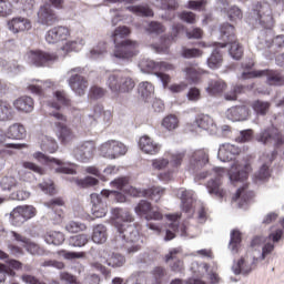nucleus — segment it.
<instances>
[{
    "label": "nucleus",
    "mask_w": 284,
    "mask_h": 284,
    "mask_svg": "<svg viewBox=\"0 0 284 284\" xmlns=\"http://www.w3.org/2000/svg\"><path fill=\"white\" fill-rule=\"evenodd\" d=\"M283 229L271 230L266 237L255 236L251 242L252 256L242 257L237 263L233 264V273L236 276H239V274H250L261 261H265V258L274 252L276 244L283 241Z\"/></svg>",
    "instance_id": "obj_1"
},
{
    "label": "nucleus",
    "mask_w": 284,
    "mask_h": 284,
    "mask_svg": "<svg viewBox=\"0 0 284 284\" xmlns=\"http://www.w3.org/2000/svg\"><path fill=\"white\" fill-rule=\"evenodd\" d=\"M111 219L118 231V235L115 236L116 247H123L125 243H132V245L126 246V252L129 254H135V252H139V250H141V245H143V241L141 240V235L139 234L136 226L130 224L134 222V216H132L128 210L112 209Z\"/></svg>",
    "instance_id": "obj_2"
},
{
    "label": "nucleus",
    "mask_w": 284,
    "mask_h": 284,
    "mask_svg": "<svg viewBox=\"0 0 284 284\" xmlns=\"http://www.w3.org/2000/svg\"><path fill=\"white\" fill-rule=\"evenodd\" d=\"M130 28L123 26L118 27L112 33L113 43L115 49L113 51V57L115 59H132L135 54L139 53V43L132 40H124L119 43V39H125V37H130Z\"/></svg>",
    "instance_id": "obj_3"
},
{
    "label": "nucleus",
    "mask_w": 284,
    "mask_h": 284,
    "mask_svg": "<svg viewBox=\"0 0 284 284\" xmlns=\"http://www.w3.org/2000/svg\"><path fill=\"white\" fill-rule=\"evenodd\" d=\"M112 187H116V190H123L130 194V196H144L145 199H151L155 203L161 201L163 194H165V189L161 186H153L151 189H146L143 191H138L133 186H128V179L119 178L111 182Z\"/></svg>",
    "instance_id": "obj_4"
},
{
    "label": "nucleus",
    "mask_w": 284,
    "mask_h": 284,
    "mask_svg": "<svg viewBox=\"0 0 284 284\" xmlns=\"http://www.w3.org/2000/svg\"><path fill=\"white\" fill-rule=\"evenodd\" d=\"M136 83L131 77L122 73L110 74L106 79V88L110 90L113 99H119L121 94H130Z\"/></svg>",
    "instance_id": "obj_5"
},
{
    "label": "nucleus",
    "mask_w": 284,
    "mask_h": 284,
    "mask_svg": "<svg viewBox=\"0 0 284 284\" xmlns=\"http://www.w3.org/2000/svg\"><path fill=\"white\" fill-rule=\"evenodd\" d=\"M139 65L141 72H143L144 74L154 72V74L160 79L161 83L163 84V88L169 85L170 81H172V78L169 74L163 73L169 72V70H174V65L168 62H155L154 60L143 59Z\"/></svg>",
    "instance_id": "obj_6"
},
{
    "label": "nucleus",
    "mask_w": 284,
    "mask_h": 284,
    "mask_svg": "<svg viewBox=\"0 0 284 284\" xmlns=\"http://www.w3.org/2000/svg\"><path fill=\"white\" fill-rule=\"evenodd\" d=\"M207 176H211V180L206 183V189L209 194H212L213 196H217V199H223L225 196V191L221 185L223 183L221 182V179L225 176V169L223 168H214L211 172H203L197 175L199 180L207 179Z\"/></svg>",
    "instance_id": "obj_7"
},
{
    "label": "nucleus",
    "mask_w": 284,
    "mask_h": 284,
    "mask_svg": "<svg viewBox=\"0 0 284 284\" xmlns=\"http://www.w3.org/2000/svg\"><path fill=\"white\" fill-rule=\"evenodd\" d=\"M83 68L77 67L67 72L68 84L69 88L77 94L78 97H83L85 92L88 91V79H85L83 75Z\"/></svg>",
    "instance_id": "obj_8"
},
{
    "label": "nucleus",
    "mask_w": 284,
    "mask_h": 284,
    "mask_svg": "<svg viewBox=\"0 0 284 284\" xmlns=\"http://www.w3.org/2000/svg\"><path fill=\"white\" fill-rule=\"evenodd\" d=\"M221 34L223 41L226 43H222L221 48H225L227 44L231 45L229 52L232 59L239 61L243 57V47L239 45V42L234 39V26L226 23L221 27Z\"/></svg>",
    "instance_id": "obj_9"
},
{
    "label": "nucleus",
    "mask_w": 284,
    "mask_h": 284,
    "mask_svg": "<svg viewBox=\"0 0 284 284\" xmlns=\"http://www.w3.org/2000/svg\"><path fill=\"white\" fill-rule=\"evenodd\" d=\"M251 19L256 26H262L263 28H272L274 17L272 14V7L270 3H257L251 13Z\"/></svg>",
    "instance_id": "obj_10"
},
{
    "label": "nucleus",
    "mask_w": 284,
    "mask_h": 284,
    "mask_svg": "<svg viewBox=\"0 0 284 284\" xmlns=\"http://www.w3.org/2000/svg\"><path fill=\"white\" fill-rule=\"evenodd\" d=\"M256 141L262 145H273V148H282L284 145V135L274 126L262 130L256 135Z\"/></svg>",
    "instance_id": "obj_11"
},
{
    "label": "nucleus",
    "mask_w": 284,
    "mask_h": 284,
    "mask_svg": "<svg viewBox=\"0 0 284 284\" xmlns=\"http://www.w3.org/2000/svg\"><path fill=\"white\" fill-rule=\"evenodd\" d=\"M110 196V190H102L101 194H91V213L95 219H103L108 214V202L105 201Z\"/></svg>",
    "instance_id": "obj_12"
},
{
    "label": "nucleus",
    "mask_w": 284,
    "mask_h": 284,
    "mask_svg": "<svg viewBox=\"0 0 284 284\" xmlns=\"http://www.w3.org/2000/svg\"><path fill=\"white\" fill-rule=\"evenodd\" d=\"M128 153V146L123 142L109 140L100 145V154L104 159H119Z\"/></svg>",
    "instance_id": "obj_13"
},
{
    "label": "nucleus",
    "mask_w": 284,
    "mask_h": 284,
    "mask_svg": "<svg viewBox=\"0 0 284 284\" xmlns=\"http://www.w3.org/2000/svg\"><path fill=\"white\" fill-rule=\"evenodd\" d=\"M95 150L97 145L92 141L81 142L73 148L72 156L80 163H90L94 159Z\"/></svg>",
    "instance_id": "obj_14"
},
{
    "label": "nucleus",
    "mask_w": 284,
    "mask_h": 284,
    "mask_svg": "<svg viewBox=\"0 0 284 284\" xmlns=\"http://www.w3.org/2000/svg\"><path fill=\"white\" fill-rule=\"evenodd\" d=\"M266 77L268 85H284V77L278 71L261 70V71H244L242 79H256Z\"/></svg>",
    "instance_id": "obj_15"
},
{
    "label": "nucleus",
    "mask_w": 284,
    "mask_h": 284,
    "mask_svg": "<svg viewBox=\"0 0 284 284\" xmlns=\"http://www.w3.org/2000/svg\"><path fill=\"white\" fill-rule=\"evenodd\" d=\"M28 63L36 68H45L50 63H54L58 57L53 53L43 52L41 50H31L26 54Z\"/></svg>",
    "instance_id": "obj_16"
},
{
    "label": "nucleus",
    "mask_w": 284,
    "mask_h": 284,
    "mask_svg": "<svg viewBox=\"0 0 284 284\" xmlns=\"http://www.w3.org/2000/svg\"><path fill=\"white\" fill-rule=\"evenodd\" d=\"M10 216L12 225H23V223L37 216V209L32 205L17 206L16 209L12 210Z\"/></svg>",
    "instance_id": "obj_17"
},
{
    "label": "nucleus",
    "mask_w": 284,
    "mask_h": 284,
    "mask_svg": "<svg viewBox=\"0 0 284 284\" xmlns=\"http://www.w3.org/2000/svg\"><path fill=\"white\" fill-rule=\"evenodd\" d=\"M50 116H53L55 120L54 125L58 130H60L59 139L62 143H70L74 139V133L72 130L65 126V121L68 118L58 111H49Z\"/></svg>",
    "instance_id": "obj_18"
},
{
    "label": "nucleus",
    "mask_w": 284,
    "mask_h": 284,
    "mask_svg": "<svg viewBox=\"0 0 284 284\" xmlns=\"http://www.w3.org/2000/svg\"><path fill=\"white\" fill-rule=\"evenodd\" d=\"M134 212L138 216H144L145 221H161L163 219V214L154 210L148 200L140 201L134 207Z\"/></svg>",
    "instance_id": "obj_19"
},
{
    "label": "nucleus",
    "mask_w": 284,
    "mask_h": 284,
    "mask_svg": "<svg viewBox=\"0 0 284 284\" xmlns=\"http://www.w3.org/2000/svg\"><path fill=\"white\" fill-rule=\"evenodd\" d=\"M276 159V151L271 153H264L260 160L263 163L260 170L254 174L253 181L255 183H263V181H267L270 179V165H272V161Z\"/></svg>",
    "instance_id": "obj_20"
},
{
    "label": "nucleus",
    "mask_w": 284,
    "mask_h": 284,
    "mask_svg": "<svg viewBox=\"0 0 284 284\" xmlns=\"http://www.w3.org/2000/svg\"><path fill=\"white\" fill-rule=\"evenodd\" d=\"M33 158H36L39 163H43L44 165H58V168L54 169L57 174H77V171L65 166L63 161L50 158L41 152H36Z\"/></svg>",
    "instance_id": "obj_21"
},
{
    "label": "nucleus",
    "mask_w": 284,
    "mask_h": 284,
    "mask_svg": "<svg viewBox=\"0 0 284 284\" xmlns=\"http://www.w3.org/2000/svg\"><path fill=\"white\" fill-rule=\"evenodd\" d=\"M250 172H252V166L250 164L234 162L229 171V179L231 183H245Z\"/></svg>",
    "instance_id": "obj_22"
},
{
    "label": "nucleus",
    "mask_w": 284,
    "mask_h": 284,
    "mask_svg": "<svg viewBox=\"0 0 284 284\" xmlns=\"http://www.w3.org/2000/svg\"><path fill=\"white\" fill-rule=\"evenodd\" d=\"M176 196H179L181 200L182 212H185L187 216H192V214H194V191L179 189L176 192Z\"/></svg>",
    "instance_id": "obj_23"
},
{
    "label": "nucleus",
    "mask_w": 284,
    "mask_h": 284,
    "mask_svg": "<svg viewBox=\"0 0 284 284\" xmlns=\"http://www.w3.org/2000/svg\"><path fill=\"white\" fill-rule=\"evenodd\" d=\"M169 220V229L166 230V235L164 237L165 241H172L176 234H180V236H185V225L179 224V220L181 219V215L174 214V215H166Z\"/></svg>",
    "instance_id": "obj_24"
},
{
    "label": "nucleus",
    "mask_w": 284,
    "mask_h": 284,
    "mask_svg": "<svg viewBox=\"0 0 284 284\" xmlns=\"http://www.w3.org/2000/svg\"><path fill=\"white\" fill-rule=\"evenodd\" d=\"M59 21V16L52 10L50 4H43L38 11V23L40 26H54Z\"/></svg>",
    "instance_id": "obj_25"
},
{
    "label": "nucleus",
    "mask_w": 284,
    "mask_h": 284,
    "mask_svg": "<svg viewBox=\"0 0 284 284\" xmlns=\"http://www.w3.org/2000/svg\"><path fill=\"white\" fill-rule=\"evenodd\" d=\"M68 37H70V29H68V27L59 26L50 29L45 33V41L50 44L61 43V41H65Z\"/></svg>",
    "instance_id": "obj_26"
},
{
    "label": "nucleus",
    "mask_w": 284,
    "mask_h": 284,
    "mask_svg": "<svg viewBox=\"0 0 284 284\" xmlns=\"http://www.w3.org/2000/svg\"><path fill=\"white\" fill-rule=\"evenodd\" d=\"M101 263L108 265L109 267H123L125 265V256L119 253H112L108 250L100 252Z\"/></svg>",
    "instance_id": "obj_27"
},
{
    "label": "nucleus",
    "mask_w": 284,
    "mask_h": 284,
    "mask_svg": "<svg viewBox=\"0 0 284 284\" xmlns=\"http://www.w3.org/2000/svg\"><path fill=\"white\" fill-rule=\"evenodd\" d=\"M11 235L14 239V241L21 243L22 247H24L27 252H29V254H32L33 256L43 255V248L39 247V244L31 242L30 240H28V237L14 231L11 232Z\"/></svg>",
    "instance_id": "obj_28"
},
{
    "label": "nucleus",
    "mask_w": 284,
    "mask_h": 284,
    "mask_svg": "<svg viewBox=\"0 0 284 284\" xmlns=\"http://www.w3.org/2000/svg\"><path fill=\"white\" fill-rule=\"evenodd\" d=\"M217 8L226 14L230 21H241L243 19V11L236 6H230L227 0H219Z\"/></svg>",
    "instance_id": "obj_29"
},
{
    "label": "nucleus",
    "mask_w": 284,
    "mask_h": 284,
    "mask_svg": "<svg viewBox=\"0 0 284 284\" xmlns=\"http://www.w3.org/2000/svg\"><path fill=\"white\" fill-rule=\"evenodd\" d=\"M241 154V149L234 144L224 143L221 144L217 152V159L222 163H227V161H233V159Z\"/></svg>",
    "instance_id": "obj_30"
},
{
    "label": "nucleus",
    "mask_w": 284,
    "mask_h": 284,
    "mask_svg": "<svg viewBox=\"0 0 284 284\" xmlns=\"http://www.w3.org/2000/svg\"><path fill=\"white\" fill-rule=\"evenodd\" d=\"M194 126L200 128V130H205V132H210V134H216L219 126H216V122L209 114H200L195 118Z\"/></svg>",
    "instance_id": "obj_31"
},
{
    "label": "nucleus",
    "mask_w": 284,
    "mask_h": 284,
    "mask_svg": "<svg viewBox=\"0 0 284 284\" xmlns=\"http://www.w3.org/2000/svg\"><path fill=\"white\" fill-rule=\"evenodd\" d=\"M6 139H16L18 141L26 139V128L16 123L9 126L6 135L3 134V131H0V145L1 143H6Z\"/></svg>",
    "instance_id": "obj_32"
},
{
    "label": "nucleus",
    "mask_w": 284,
    "mask_h": 284,
    "mask_svg": "<svg viewBox=\"0 0 284 284\" xmlns=\"http://www.w3.org/2000/svg\"><path fill=\"white\" fill-rule=\"evenodd\" d=\"M139 148L144 154H150L154 156V154H159L161 152V144L156 143L152 138L144 135L140 138Z\"/></svg>",
    "instance_id": "obj_33"
},
{
    "label": "nucleus",
    "mask_w": 284,
    "mask_h": 284,
    "mask_svg": "<svg viewBox=\"0 0 284 284\" xmlns=\"http://www.w3.org/2000/svg\"><path fill=\"white\" fill-rule=\"evenodd\" d=\"M8 28L13 34L32 30V22L28 18L17 17L8 22Z\"/></svg>",
    "instance_id": "obj_34"
},
{
    "label": "nucleus",
    "mask_w": 284,
    "mask_h": 284,
    "mask_svg": "<svg viewBox=\"0 0 284 284\" xmlns=\"http://www.w3.org/2000/svg\"><path fill=\"white\" fill-rule=\"evenodd\" d=\"M226 119L230 121H247L250 119V109L245 105L232 106L226 111Z\"/></svg>",
    "instance_id": "obj_35"
},
{
    "label": "nucleus",
    "mask_w": 284,
    "mask_h": 284,
    "mask_svg": "<svg viewBox=\"0 0 284 284\" xmlns=\"http://www.w3.org/2000/svg\"><path fill=\"white\" fill-rule=\"evenodd\" d=\"M53 99L58 102L49 101L47 103L48 108H52L53 110H61V105L65 108H70L72 105V100H70V95L65 91H55L53 92Z\"/></svg>",
    "instance_id": "obj_36"
},
{
    "label": "nucleus",
    "mask_w": 284,
    "mask_h": 284,
    "mask_svg": "<svg viewBox=\"0 0 284 284\" xmlns=\"http://www.w3.org/2000/svg\"><path fill=\"white\" fill-rule=\"evenodd\" d=\"M54 83L50 80L41 81V80H32L27 89L31 94H37V97H43V90L47 88H52Z\"/></svg>",
    "instance_id": "obj_37"
},
{
    "label": "nucleus",
    "mask_w": 284,
    "mask_h": 284,
    "mask_svg": "<svg viewBox=\"0 0 284 284\" xmlns=\"http://www.w3.org/2000/svg\"><path fill=\"white\" fill-rule=\"evenodd\" d=\"M108 226L104 224H97L92 229L91 240L97 245H103L108 241Z\"/></svg>",
    "instance_id": "obj_38"
},
{
    "label": "nucleus",
    "mask_w": 284,
    "mask_h": 284,
    "mask_svg": "<svg viewBox=\"0 0 284 284\" xmlns=\"http://www.w3.org/2000/svg\"><path fill=\"white\" fill-rule=\"evenodd\" d=\"M209 161L207 153L205 151L200 150L195 151L190 159L191 170H201L203 165H205Z\"/></svg>",
    "instance_id": "obj_39"
},
{
    "label": "nucleus",
    "mask_w": 284,
    "mask_h": 284,
    "mask_svg": "<svg viewBox=\"0 0 284 284\" xmlns=\"http://www.w3.org/2000/svg\"><path fill=\"white\" fill-rule=\"evenodd\" d=\"M85 45V38L78 37L74 40L67 41L62 47L61 50L64 52V54H68L70 52H79Z\"/></svg>",
    "instance_id": "obj_40"
},
{
    "label": "nucleus",
    "mask_w": 284,
    "mask_h": 284,
    "mask_svg": "<svg viewBox=\"0 0 284 284\" xmlns=\"http://www.w3.org/2000/svg\"><path fill=\"white\" fill-rule=\"evenodd\" d=\"M13 108L20 112H32L34 110V100L30 97H22L13 102Z\"/></svg>",
    "instance_id": "obj_41"
},
{
    "label": "nucleus",
    "mask_w": 284,
    "mask_h": 284,
    "mask_svg": "<svg viewBox=\"0 0 284 284\" xmlns=\"http://www.w3.org/2000/svg\"><path fill=\"white\" fill-rule=\"evenodd\" d=\"M39 144L41 150H43L44 152H49L50 154H54V152H57L59 148L57 141L48 135H40Z\"/></svg>",
    "instance_id": "obj_42"
},
{
    "label": "nucleus",
    "mask_w": 284,
    "mask_h": 284,
    "mask_svg": "<svg viewBox=\"0 0 284 284\" xmlns=\"http://www.w3.org/2000/svg\"><path fill=\"white\" fill-rule=\"evenodd\" d=\"M138 92L144 101H150L154 99V85L149 81L141 82L138 87Z\"/></svg>",
    "instance_id": "obj_43"
},
{
    "label": "nucleus",
    "mask_w": 284,
    "mask_h": 284,
    "mask_svg": "<svg viewBox=\"0 0 284 284\" xmlns=\"http://www.w3.org/2000/svg\"><path fill=\"white\" fill-rule=\"evenodd\" d=\"M225 88H227V84H225L223 80H211L205 90L210 97H216V94H221Z\"/></svg>",
    "instance_id": "obj_44"
},
{
    "label": "nucleus",
    "mask_w": 284,
    "mask_h": 284,
    "mask_svg": "<svg viewBox=\"0 0 284 284\" xmlns=\"http://www.w3.org/2000/svg\"><path fill=\"white\" fill-rule=\"evenodd\" d=\"M1 92V84H0ZM14 116V109L8 101L0 100V121H10Z\"/></svg>",
    "instance_id": "obj_45"
},
{
    "label": "nucleus",
    "mask_w": 284,
    "mask_h": 284,
    "mask_svg": "<svg viewBox=\"0 0 284 284\" xmlns=\"http://www.w3.org/2000/svg\"><path fill=\"white\" fill-rule=\"evenodd\" d=\"M44 241L49 245H62V243L65 241V235L59 231H49L44 235Z\"/></svg>",
    "instance_id": "obj_46"
},
{
    "label": "nucleus",
    "mask_w": 284,
    "mask_h": 284,
    "mask_svg": "<svg viewBox=\"0 0 284 284\" xmlns=\"http://www.w3.org/2000/svg\"><path fill=\"white\" fill-rule=\"evenodd\" d=\"M149 3L159 8L160 10H176L179 8V0H148Z\"/></svg>",
    "instance_id": "obj_47"
},
{
    "label": "nucleus",
    "mask_w": 284,
    "mask_h": 284,
    "mask_svg": "<svg viewBox=\"0 0 284 284\" xmlns=\"http://www.w3.org/2000/svg\"><path fill=\"white\" fill-rule=\"evenodd\" d=\"M176 254H179V251L176 248H173L168 255H166V263H170V267L172 272H183V262L179 258H176Z\"/></svg>",
    "instance_id": "obj_48"
},
{
    "label": "nucleus",
    "mask_w": 284,
    "mask_h": 284,
    "mask_svg": "<svg viewBox=\"0 0 284 284\" xmlns=\"http://www.w3.org/2000/svg\"><path fill=\"white\" fill-rule=\"evenodd\" d=\"M272 104L267 101L256 100L252 103V110L257 116H265L270 112Z\"/></svg>",
    "instance_id": "obj_49"
},
{
    "label": "nucleus",
    "mask_w": 284,
    "mask_h": 284,
    "mask_svg": "<svg viewBox=\"0 0 284 284\" xmlns=\"http://www.w3.org/2000/svg\"><path fill=\"white\" fill-rule=\"evenodd\" d=\"M126 10L133 12V14H138V17H154V11L148 6H131Z\"/></svg>",
    "instance_id": "obj_50"
},
{
    "label": "nucleus",
    "mask_w": 284,
    "mask_h": 284,
    "mask_svg": "<svg viewBox=\"0 0 284 284\" xmlns=\"http://www.w3.org/2000/svg\"><path fill=\"white\" fill-rule=\"evenodd\" d=\"M223 63V55L221 54V51L219 49H215L211 57L207 59V65L211 70H217V68H221V64Z\"/></svg>",
    "instance_id": "obj_51"
},
{
    "label": "nucleus",
    "mask_w": 284,
    "mask_h": 284,
    "mask_svg": "<svg viewBox=\"0 0 284 284\" xmlns=\"http://www.w3.org/2000/svg\"><path fill=\"white\" fill-rule=\"evenodd\" d=\"M164 156L170 159L169 165H172V168H181V163H183V159H185V152H168Z\"/></svg>",
    "instance_id": "obj_52"
},
{
    "label": "nucleus",
    "mask_w": 284,
    "mask_h": 284,
    "mask_svg": "<svg viewBox=\"0 0 284 284\" xmlns=\"http://www.w3.org/2000/svg\"><path fill=\"white\" fill-rule=\"evenodd\" d=\"M89 241L88 234H78L69 237V245L71 247H85Z\"/></svg>",
    "instance_id": "obj_53"
},
{
    "label": "nucleus",
    "mask_w": 284,
    "mask_h": 284,
    "mask_svg": "<svg viewBox=\"0 0 284 284\" xmlns=\"http://www.w3.org/2000/svg\"><path fill=\"white\" fill-rule=\"evenodd\" d=\"M241 245V232L233 230L231 232V240H230V244H229V250H231V252L233 254H236L239 252V246Z\"/></svg>",
    "instance_id": "obj_54"
},
{
    "label": "nucleus",
    "mask_w": 284,
    "mask_h": 284,
    "mask_svg": "<svg viewBox=\"0 0 284 284\" xmlns=\"http://www.w3.org/2000/svg\"><path fill=\"white\" fill-rule=\"evenodd\" d=\"M108 53V45L105 42L97 44L89 53L90 59H101V57Z\"/></svg>",
    "instance_id": "obj_55"
},
{
    "label": "nucleus",
    "mask_w": 284,
    "mask_h": 284,
    "mask_svg": "<svg viewBox=\"0 0 284 284\" xmlns=\"http://www.w3.org/2000/svg\"><path fill=\"white\" fill-rule=\"evenodd\" d=\"M183 72L186 74V79L192 81V83H199V75L201 71L196 67L189 64L183 69Z\"/></svg>",
    "instance_id": "obj_56"
},
{
    "label": "nucleus",
    "mask_w": 284,
    "mask_h": 284,
    "mask_svg": "<svg viewBox=\"0 0 284 284\" xmlns=\"http://www.w3.org/2000/svg\"><path fill=\"white\" fill-rule=\"evenodd\" d=\"M162 125L165 128V130L172 132L179 128V118H176L174 114L166 115L162 121Z\"/></svg>",
    "instance_id": "obj_57"
},
{
    "label": "nucleus",
    "mask_w": 284,
    "mask_h": 284,
    "mask_svg": "<svg viewBox=\"0 0 284 284\" xmlns=\"http://www.w3.org/2000/svg\"><path fill=\"white\" fill-rule=\"evenodd\" d=\"M85 230H88V226L84 223H81V222L70 221L65 225V231L70 232V234H77L79 232H85Z\"/></svg>",
    "instance_id": "obj_58"
},
{
    "label": "nucleus",
    "mask_w": 284,
    "mask_h": 284,
    "mask_svg": "<svg viewBox=\"0 0 284 284\" xmlns=\"http://www.w3.org/2000/svg\"><path fill=\"white\" fill-rule=\"evenodd\" d=\"M168 274L165 268L161 266H156L152 271V278L148 277L151 281V284H161V281H163L164 276Z\"/></svg>",
    "instance_id": "obj_59"
},
{
    "label": "nucleus",
    "mask_w": 284,
    "mask_h": 284,
    "mask_svg": "<svg viewBox=\"0 0 284 284\" xmlns=\"http://www.w3.org/2000/svg\"><path fill=\"white\" fill-rule=\"evenodd\" d=\"M13 3L23 12H30L34 8V0H13Z\"/></svg>",
    "instance_id": "obj_60"
},
{
    "label": "nucleus",
    "mask_w": 284,
    "mask_h": 284,
    "mask_svg": "<svg viewBox=\"0 0 284 284\" xmlns=\"http://www.w3.org/2000/svg\"><path fill=\"white\" fill-rule=\"evenodd\" d=\"M262 47L260 48H272V43H274V45H276L277 48H284V36H277L275 37V39L272 40H265L264 42L261 41L260 42Z\"/></svg>",
    "instance_id": "obj_61"
},
{
    "label": "nucleus",
    "mask_w": 284,
    "mask_h": 284,
    "mask_svg": "<svg viewBox=\"0 0 284 284\" xmlns=\"http://www.w3.org/2000/svg\"><path fill=\"white\" fill-rule=\"evenodd\" d=\"M146 32H150L151 34H163V32H165V27L162 26L161 22L152 21L149 23Z\"/></svg>",
    "instance_id": "obj_62"
},
{
    "label": "nucleus",
    "mask_w": 284,
    "mask_h": 284,
    "mask_svg": "<svg viewBox=\"0 0 284 284\" xmlns=\"http://www.w3.org/2000/svg\"><path fill=\"white\" fill-rule=\"evenodd\" d=\"M153 170H165L170 165L168 158H158L151 161Z\"/></svg>",
    "instance_id": "obj_63"
},
{
    "label": "nucleus",
    "mask_w": 284,
    "mask_h": 284,
    "mask_svg": "<svg viewBox=\"0 0 284 284\" xmlns=\"http://www.w3.org/2000/svg\"><path fill=\"white\" fill-rule=\"evenodd\" d=\"M0 185L2 190L10 191L12 187H17V179L12 176H6L1 180Z\"/></svg>",
    "instance_id": "obj_64"
}]
</instances>
